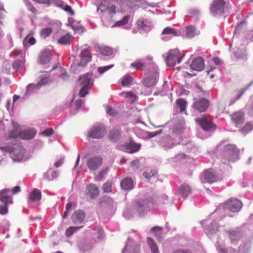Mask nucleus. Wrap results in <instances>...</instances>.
Segmentation results:
<instances>
[{
    "instance_id": "obj_17",
    "label": "nucleus",
    "mask_w": 253,
    "mask_h": 253,
    "mask_svg": "<svg viewBox=\"0 0 253 253\" xmlns=\"http://www.w3.org/2000/svg\"><path fill=\"white\" fill-rule=\"evenodd\" d=\"M230 117L237 126L238 125H241L244 122V113L242 112L238 111L230 115Z\"/></svg>"
},
{
    "instance_id": "obj_31",
    "label": "nucleus",
    "mask_w": 253,
    "mask_h": 253,
    "mask_svg": "<svg viewBox=\"0 0 253 253\" xmlns=\"http://www.w3.org/2000/svg\"><path fill=\"white\" fill-rule=\"evenodd\" d=\"M120 136V132L118 129H113L110 131L109 134V139L113 142H117Z\"/></svg>"
},
{
    "instance_id": "obj_59",
    "label": "nucleus",
    "mask_w": 253,
    "mask_h": 253,
    "mask_svg": "<svg viewBox=\"0 0 253 253\" xmlns=\"http://www.w3.org/2000/svg\"><path fill=\"white\" fill-rule=\"evenodd\" d=\"M188 13L191 16H196L199 13V11L196 8H191L188 10Z\"/></svg>"
},
{
    "instance_id": "obj_36",
    "label": "nucleus",
    "mask_w": 253,
    "mask_h": 253,
    "mask_svg": "<svg viewBox=\"0 0 253 253\" xmlns=\"http://www.w3.org/2000/svg\"><path fill=\"white\" fill-rule=\"evenodd\" d=\"M87 166L91 171L95 170V158L94 157H89L87 160Z\"/></svg>"
},
{
    "instance_id": "obj_40",
    "label": "nucleus",
    "mask_w": 253,
    "mask_h": 253,
    "mask_svg": "<svg viewBox=\"0 0 253 253\" xmlns=\"http://www.w3.org/2000/svg\"><path fill=\"white\" fill-rule=\"evenodd\" d=\"M129 19V16L126 15L125 16L122 20L118 21L115 24V27H120L126 25Z\"/></svg>"
},
{
    "instance_id": "obj_8",
    "label": "nucleus",
    "mask_w": 253,
    "mask_h": 253,
    "mask_svg": "<svg viewBox=\"0 0 253 253\" xmlns=\"http://www.w3.org/2000/svg\"><path fill=\"white\" fill-rule=\"evenodd\" d=\"M242 207V203L237 199H231L227 201L225 208L233 212L238 211Z\"/></svg>"
},
{
    "instance_id": "obj_57",
    "label": "nucleus",
    "mask_w": 253,
    "mask_h": 253,
    "mask_svg": "<svg viewBox=\"0 0 253 253\" xmlns=\"http://www.w3.org/2000/svg\"><path fill=\"white\" fill-rule=\"evenodd\" d=\"M54 130L52 128H49L45 130L42 132V134L46 136H49L53 133Z\"/></svg>"
},
{
    "instance_id": "obj_10",
    "label": "nucleus",
    "mask_w": 253,
    "mask_h": 253,
    "mask_svg": "<svg viewBox=\"0 0 253 253\" xmlns=\"http://www.w3.org/2000/svg\"><path fill=\"white\" fill-rule=\"evenodd\" d=\"M209 105V101L205 98H202L195 101L193 104V107L200 112H205Z\"/></svg>"
},
{
    "instance_id": "obj_60",
    "label": "nucleus",
    "mask_w": 253,
    "mask_h": 253,
    "mask_svg": "<svg viewBox=\"0 0 253 253\" xmlns=\"http://www.w3.org/2000/svg\"><path fill=\"white\" fill-rule=\"evenodd\" d=\"M63 9L66 12H69L71 15H73L74 14V12L72 10V7L69 5H65Z\"/></svg>"
},
{
    "instance_id": "obj_35",
    "label": "nucleus",
    "mask_w": 253,
    "mask_h": 253,
    "mask_svg": "<svg viewBox=\"0 0 253 253\" xmlns=\"http://www.w3.org/2000/svg\"><path fill=\"white\" fill-rule=\"evenodd\" d=\"M128 149H131V152H136L138 151L140 148V145L137 144L133 141H130L128 143L127 146Z\"/></svg>"
},
{
    "instance_id": "obj_49",
    "label": "nucleus",
    "mask_w": 253,
    "mask_h": 253,
    "mask_svg": "<svg viewBox=\"0 0 253 253\" xmlns=\"http://www.w3.org/2000/svg\"><path fill=\"white\" fill-rule=\"evenodd\" d=\"M43 81H44V79L41 80L40 81V82L38 84H29L27 86V89H28V90H30L31 89H32V88L39 89L40 87V86H41V84H43Z\"/></svg>"
},
{
    "instance_id": "obj_24",
    "label": "nucleus",
    "mask_w": 253,
    "mask_h": 253,
    "mask_svg": "<svg viewBox=\"0 0 253 253\" xmlns=\"http://www.w3.org/2000/svg\"><path fill=\"white\" fill-rule=\"evenodd\" d=\"M36 135V132L34 130L29 129L21 131L20 138L23 139H31Z\"/></svg>"
},
{
    "instance_id": "obj_28",
    "label": "nucleus",
    "mask_w": 253,
    "mask_h": 253,
    "mask_svg": "<svg viewBox=\"0 0 253 253\" xmlns=\"http://www.w3.org/2000/svg\"><path fill=\"white\" fill-rule=\"evenodd\" d=\"M21 132V130L19 125L13 124V129L10 132L9 137L10 138H15L19 137L20 138Z\"/></svg>"
},
{
    "instance_id": "obj_18",
    "label": "nucleus",
    "mask_w": 253,
    "mask_h": 253,
    "mask_svg": "<svg viewBox=\"0 0 253 253\" xmlns=\"http://www.w3.org/2000/svg\"><path fill=\"white\" fill-rule=\"evenodd\" d=\"M225 155L231 156L233 157H236L238 156L239 151L237 147L234 145H227L225 147Z\"/></svg>"
},
{
    "instance_id": "obj_30",
    "label": "nucleus",
    "mask_w": 253,
    "mask_h": 253,
    "mask_svg": "<svg viewBox=\"0 0 253 253\" xmlns=\"http://www.w3.org/2000/svg\"><path fill=\"white\" fill-rule=\"evenodd\" d=\"M130 67L137 70H143L146 68V64L140 59H137L131 63Z\"/></svg>"
},
{
    "instance_id": "obj_16",
    "label": "nucleus",
    "mask_w": 253,
    "mask_h": 253,
    "mask_svg": "<svg viewBox=\"0 0 253 253\" xmlns=\"http://www.w3.org/2000/svg\"><path fill=\"white\" fill-rule=\"evenodd\" d=\"M84 196L87 200H90L94 199L95 184L90 183L86 186L85 190Z\"/></svg>"
},
{
    "instance_id": "obj_13",
    "label": "nucleus",
    "mask_w": 253,
    "mask_h": 253,
    "mask_svg": "<svg viewBox=\"0 0 253 253\" xmlns=\"http://www.w3.org/2000/svg\"><path fill=\"white\" fill-rule=\"evenodd\" d=\"M85 213L81 210L76 211L71 216L72 220L74 224L81 223L84 220Z\"/></svg>"
},
{
    "instance_id": "obj_29",
    "label": "nucleus",
    "mask_w": 253,
    "mask_h": 253,
    "mask_svg": "<svg viewBox=\"0 0 253 253\" xmlns=\"http://www.w3.org/2000/svg\"><path fill=\"white\" fill-rule=\"evenodd\" d=\"M186 35L189 38H193L196 35L200 34V31L197 30L195 27L189 25L186 27Z\"/></svg>"
},
{
    "instance_id": "obj_50",
    "label": "nucleus",
    "mask_w": 253,
    "mask_h": 253,
    "mask_svg": "<svg viewBox=\"0 0 253 253\" xmlns=\"http://www.w3.org/2000/svg\"><path fill=\"white\" fill-rule=\"evenodd\" d=\"M121 94L122 95L125 94L126 97L130 98L131 102L136 99V96L131 92H122Z\"/></svg>"
},
{
    "instance_id": "obj_34",
    "label": "nucleus",
    "mask_w": 253,
    "mask_h": 253,
    "mask_svg": "<svg viewBox=\"0 0 253 253\" xmlns=\"http://www.w3.org/2000/svg\"><path fill=\"white\" fill-rule=\"evenodd\" d=\"M253 125L251 122H247L246 123L245 126L240 129V131L244 135L251 131L253 129Z\"/></svg>"
},
{
    "instance_id": "obj_39",
    "label": "nucleus",
    "mask_w": 253,
    "mask_h": 253,
    "mask_svg": "<svg viewBox=\"0 0 253 253\" xmlns=\"http://www.w3.org/2000/svg\"><path fill=\"white\" fill-rule=\"evenodd\" d=\"M132 77L130 75H126L122 81V85L124 86L129 85L132 82Z\"/></svg>"
},
{
    "instance_id": "obj_15",
    "label": "nucleus",
    "mask_w": 253,
    "mask_h": 253,
    "mask_svg": "<svg viewBox=\"0 0 253 253\" xmlns=\"http://www.w3.org/2000/svg\"><path fill=\"white\" fill-rule=\"evenodd\" d=\"M136 25L138 29L141 31H150L152 27V25L150 21L148 20L144 21L142 19H140L137 21Z\"/></svg>"
},
{
    "instance_id": "obj_14",
    "label": "nucleus",
    "mask_w": 253,
    "mask_h": 253,
    "mask_svg": "<svg viewBox=\"0 0 253 253\" xmlns=\"http://www.w3.org/2000/svg\"><path fill=\"white\" fill-rule=\"evenodd\" d=\"M204 67V60L201 57H198L195 58L190 65L191 69L196 71H200L202 70Z\"/></svg>"
},
{
    "instance_id": "obj_63",
    "label": "nucleus",
    "mask_w": 253,
    "mask_h": 253,
    "mask_svg": "<svg viewBox=\"0 0 253 253\" xmlns=\"http://www.w3.org/2000/svg\"><path fill=\"white\" fill-rule=\"evenodd\" d=\"M76 207V204H73L72 203H68L66 206V210L67 211H69L71 210L73 207L75 208Z\"/></svg>"
},
{
    "instance_id": "obj_23",
    "label": "nucleus",
    "mask_w": 253,
    "mask_h": 253,
    "mask_svg": "<svg viewBox=\"0 0 253 253\" xmlns=\"http://www.w3.org/2000/svg\"><path fill=\"white\" fill-rule=\"evenodd\" d=\"M133 186V181L130 178H126L121 182V186L124 190L131 189Z\"/></svg>"
},
{
    "instance_id": "obj_64",
    "label": "nucleus",
    "mask_w": 253,
    "mask_h": 253,
    "mask_svg": "<svg viewBox=\"0 0 253 253\" xmlns=\"http://www.w3.org/2000/svg\"><path fill=\"white\" fill-rule=\"evenodd\" d=\"M83 101L81 99L77 100L75 102V106L77 109H79L83 104Z\"/></svg>"
},
{
    "instance_id": "obj_11",
    "label": "nucleus",
    "mask_w": 253,
    "mask_h": 253,
    "mask_svg": "<svg viewBox=\"0 0 253 253\" xmlns=\"http://www.w3.org/2000/svg\"><path fill=\"white\" fill-rule=\"evenodd\" d=\"M205 181L209 183H213L221 179V178L212 169H208L204 174Z\"/></svg>"
},
{
    "instance_id": "obj_6",
    "label": "nucleus",
    "mask_w": 253,
    "mask_h": 253,
    "mask_svg": "<svg viewBox=\"0 0 253 253\" xmlns=\"http://www.w3.org/2000/svg\"><path fill=\"white\" fill-rule=\"evenodd\" d=\"M225 2L224 0H214L210 7V12L215 16L224 12Z\"/></svg>"
},
{
    "instance_id": "obj_53",
    "label": "nucleus",
    "mask_w": 253,
    "mask_h": 253,
    "mask_svg": "<svg viewBox=\"0 0 253 253\" xmlns=\"http://www.w3.org/2000/svg\"><path fill=\"white\" fill-rule=\"evenodd\" d=\"M114 66V64L110 65L109 66H104V67H99L98 68V72L100 74H103L105 72L107 71L109 69L112 68Z\"/></svg>"
},
{
    "instance_id": "obj_42",
    "label": "nucleus",
    "mask_w": 253,
    "mask_h": 253,
    "mask_svg": "<svg viewBox=\"0 0 253 253\" xmlns=\"http://www.w3.org/2000/svg\"><path fill=\"white\" fill-rule=\"evenodd\" d=\"M163 35H173L174 36L176 35V30L170 27H167L165 28L162 32Z\"/></svg>"
},
{
    "instance_id": "obj_3",
    "label": "nucleus",
    "mask_w": 253,
    "mask_h": 253,
    "mask_svg": "<svg viewBox=\"0 0 253 253\" xmlns=\"http://www.w3.org/2000/svg\"><path fill=\"white\" fill-rule=\"evenodd\" d=\"M196 122L203 130L209 131L215 129L216 126L213 124L209 115H203L195 119Z\"/></svg>"
},
{
    "instance_id": "obj_22",
    "label": "nucleus",
    "mask_w": 253,
    "mask_h": 253,
    "mask_svg": "<svg viewBox=\"0 0 253 253\" xmlns=\"http://www.w3.org/2000/svg\"><path fill=\"white\" fill-rule=\"evenodd\" d=\"M228 237L231 241H237L242 237V233L238 230H232L227 232Z\"/></svg>"
},
{
    "instance_id": "obj_5",
    "label": "nucleus",
    "mask_w": 253,
    "mask_h": 253,
    "mask_svg": "<svg viewBox=\"0 0 253 253\" xmlns=\"http://www.w3.org/2000/svg\"><path fill=\"white\" fill-rule=\"evenodd\" d=\"M116 6L115 4L111 3L108 0H103L101 4L97 7V11L102 13L107 12L111 16L116 12Z\"/></svg>"
},
{
    "instance_id": "obj_41",
    "label": "nucleus",
    "mask_w": 253,
    "mask_h": 253,
    "mask_svg": "<svg viewBox=\"0 0 253 253\" xmlns=\"http://www.w3.org/2000/svg\"><path fill=\"white\" fill-rule=\"evenodd\" d=\"M25 4L28 9L33 14H35L37 12V9L34 6L31 2L29 0H25Z\"/></svg>"
},
{
    "instance_id": "obj_27",
    "label": "nucleus",
    "mask_w": 253,
    "mask_h": 253,
    "mask_svg": "<svg viewBox=\"0 0 253 253\" xmlns=\"http://www.w3.org/2000/svg\"><path fill=\"white\" fill-rule=\"evenodd\" d=\"M106 133L105 126L102 124L96 126V139L102 138Z\"/></svg>"
},
{
    "instance_id": "obj_46",
    "label": "nucleus",
    "mask_w": 253,
    "mask_h": 253,
    "mask_svg": "<svg viewBox=\"0 0 253 253\" xmlns=\"http://www.w3.org/2000/svg\"><path fill=\"white\" fill-rule=\"evenodd\" d=\"M108 168H106L102 170H101L100 172L98 173L97 177H96V179L98 181L102 180L106 175L108 172Z\"/></svg>"
},
{
    "instance_id": "obj_38",
    "label": "nucleus",
    "mask_w": 253,
    "mask_h": 253,
    "mask_svg": "<svg viewBox=\"0 0 253 253\" xmlns=\"http://www.w3.org/2000/svg\"><path fill=\"white\" fill-rule=\"evenodd\" d=\"M172 90V85L171 84L167 81H165L163 85L162 90L166 94H168V93L170 92Z\"/></svg>"
},
{
    "instance_id": "obj_45",
    "label": "nucleus",
    "mask_w": 253,
    "mask_h": 253,
    "mask_svg": "<svg viewBox=\"0 0 253 253\" xmlns=\"http://www.w3.org/2000/svg\"><path fill=\"white\" fill-rule=\"evenodd\" d=\"M6 11L5 10L3 5L0 6V25H3V20L5 17Z\"/></svg>"
},
{
    "instance_id": "obj_9",
    "label": "nucleus",
    "mask_w": 253,
    "mask_h": 253,
    "mask_svg": "<svg viewBox=\"0 0 253 253\" xmlns=\"http://www.w3.org/2000/svg\"><path fill=\"white\" fill-rule=\"evenodd\" d=\"M0 201L3 204L8 205L12 204V197L9 189H4L0 191Z\"/></svg>"
},
{
    "instance_id": "obj_48",
    "label": "nucleus",
    "mask_w": 253,
    "mask_h": 253,
    "mask_svg": "<svg viewBox=\"0 0 253 253\" xmlns=\"http://www.w3.org/2000/svg\"><path fill=\"white\" fill-rule=\"evenodd\" d=\"M102 189L104 192L109 193L111 191L112 183L110 182L107 181L102 186Z\"/></svg>"
},
{
    "instance_id": "obj_7",
    "label": "nucleus",
    "mask_w": 253,
    "mask_h": 253,
    "mask_svg": "<svg viewBox=\"0 0 253 253\" xmlns=\"http://www.w3.org/2000/svg\"><path fill=\"white\" fill-rule=\"evenodd\" d=\"M0 150L3 153H10L11 157L14 161L20 160L21 159L24 153V150L20 149V152L17 154L16 149L10 146H6L4 147L0 146Z\"/></svg>"
},
{
    "instance_id": "obj_62",
    "label": "nucleus",
    "mask_w": 253,
    "mask_h": 253,
    "mask_svg": "<svg viewBox=\"0 0 253 253\" xmlns=\"http://www.w3.org/2000/svg\"><path fill=\"white\" fill-rule=\"evenodd\" d=\"M53 0H39L38 3L46 4L49 6Z\"/></svg>"
},
{
    "instance_id": "obj_26",
    "label": "nucleus",
    "mask_w": 253,
    "mask_h": 253,
    "mask_svg": "<svg viewBox=\"0 0 253 253\" xmlns=\"http://www.w3.org/2000/svg\"><path fill=\"white\" fill-rule=\"evenodd\" d=\"M42 194L40 191L34 189L29 195V200L32 202H36L41 199Z\"/></svg>"
},
{
    "instance_id": "obj_55",
    "label": "nucleus",
    "mask_w": 253,
    "mask_h": 253,
    "mask_svg": "<svg viewBox=\"0 0 253 253\" xmlns=\"http://www.w3.org/2000/svg\"><path fill=\"white\" fill-rule=\"evenodd\" d=\"M106 112L107 114L111 116H115L117 114L116 111L109 106L106 107Z\"/></svg>"
},
{
    "instance_id": "obj_47",
    "label": "nucleus",
    "mask_w": 253,
    "mask_h": 253,
    "mask_svg": "<svg viewBox=\"0 0 253 253\" xmlns=\"http://www.w3.org/2000/svg\"><path fill=\"white\" fill-rule=\"evenodd\" d=\"M157 171L155 170H150L143 173V175L146 178H150L152 177L155 176L157 174Z\"/></svg>"
},
{
    "instance_id": "obj_51",
    "label": "nucleus",
    "mask_w": 253,
    "mask_h": 253,
    "mask_svg": "<svg viewBox=\"0 0 253 253\" xmlns=\"http://www.w3.org/2000/svg\"><path fill=\"white\" fill-rule=\"evenodd\" d=\"M87 137L89 141L91 138H95V127L94 126L87 132Z\"/></svg>"
},
{
    "instance_id": "obj_44",
    "label": "nucleus",
    "mask_w": 253,
    "mask_h": 253,
    "mask_svg": "<svg viewBox=\"0 0 253 253\" xmlns=\"http://www.w3.org/2000/svg\"><path fill=\"white\" fill-rule=\"evenodd\" d=\"M162 230V227L159 226H155L151 229V231L154 232L158 239H160L161 238V235Z\"/></svg>"
},
{
    "instance_id": "obj_1",
    "label": "nucleus",
    "mask_w": 253,
    "mask_h": 253,
    "mask_svg": "<svg viewBox=\"0 0 253 253\" xmlns=\"http://www.w3.org/2000/svg\"><path fill=\"white\" fill-rule=\"evenodd\" d=\"M92 76V74L87 73L79 78V82L82 86L79 92V96L81 97H84L88 93V89L93 85Z\"/></svg>"
},
{
    "instance_id": "obj_19",
    "label": "nucleus",
    "mask_w": 253,
    "mask_h": 253,
    "mask_svg": "<svg viewBox=\"0 0 253 253\" xmlns=\"http://www.w3.org/2000/svg\"><path fill=\"white\" fill-rule=\"evenodd\" d=\"M51 55L49 50H45L42 51L39 56L40 63L42 64L48 63L51 59Z\"/></svg>"
},
{
    "instance_id": "obj_20",
    "label": "nucleus",
    "mask_w": 253,
    "mask_h": 253,
    "mask_svg": "<svg viewBox=\"0 0 253 253\" xmlns=\"http://www.w3.org/2000/svg\"><path fill=\"white\" fill-rule=\"evenodd\" d=\"M179 192L183 198H186L191 193L192 189L189 185L184 183L180 186Z\"/></svg>"
},
{
    "instance_id": "obj_37",
    "label": "nucleus",
    "mask_w": 253,
    "mask_h": 253,
    "mask_svg": "<svg viewBox=\"0 0 253 253\" xmlns=\"http://www.w3.org/2000/svg\"><path fill=\"white\" fill-rule=\"evenodd\" d=\"M148 243L150 246L152 253H158L159 250L155 244H154L153 239L150 238H147Z\"/></svg>"
},
{
    "instance_id": "obj_21",
    "label": "nucleus",
    "mask_w": 253,
    "mask_h": 253,
    "mask_svg": "<svg viewBox=\"0 0 253 253\" xmlns=\"http://www.w3.org/2000/svg\"><path fill=\"white\" fill-rule=\"evenodd\" d=\"M73 40V37L69 34H66L58 39V43L61 45H69L72 43Z\"/></svg>"
},
{
    "instance_id": "obj_58",
    "label": "nucleus",
    "mask_w": 253,
    "mask_h": 253,
    "mask_svg": "<svg viewBox=\"0 0 253 253\" xmlns=\"http://www.w3.org/2000/svg\"><path fill=\"white\" fill-rule=\"evenodd\" d=\"M172 253H193L190 250L188 249H177L174 250Z\"/></svg>"
},
{
    "instance_id": "obj_2",
    "label": "nucleus",
    "mask_w": 253,
    "mask_h": 253,
    "mask_svg": "<svg viewBox=\"0 0 253 253\" xmlns=\"http://www.w3.org/2000/svg\"><path fill=\"white\" fill-rule=\"evenodd\" d=\"M150 204L152 203L149 199L138 200L134 202L132 210L139 215H142L149 210Z\"/></svg>"
},
{
    "instance_id": "obj_25",
    "label": "nucleus",
    "mask_w": 253,
    "mask_h": 253,
    "mask_svg": "<svg viewBox=\"0 0 253 253\" xmlns=\"http://www.w3.org/2000/svg\"><path fill=\"white\" fill-rule=\"evenodd\" d=\"M99 52L104 56H111L114 53L113 48L108 46H101L98 48Z\"/></svg>"
},
{
    "instance_id": "obj_61",
    "label": "nucleus",
    "mask_w": 253,
    "mask_h": 253,
    "mask_svg": "<svg viewBox=\"0 0 253 253\" xmlns=\"http://www.w3.org/2000/svg\"><path fill=\"white\" fill-rule=\"evenodd\" d=\"M246 90V88H243L240 90L236 91V92L238 93L236 99L237 100L241 98V97L243 95V94L245 93Z\"/></svg>"
},
{
    "instance_id": "obj_12",
    "label": "nucleus",
    "mask_w": 253,
    "mask_h": 253,
    "mask_svg": "<svg viewBox=\"0 0 253 253\" xmlns=\"http://www.w3.org/2000/svg\"><path fill=\"white\" fill-rule=\"evenodd\" d=\"M91 60L90 52L87 50H83L81 53V60L77 64L78 66H85Z\"/></svg>"
},
{
    "instance_id": "obj_54",
    "label": "nucleus",
    "mask_w": 253,
    "mask_h": 253,
    "mask_svg": "<svg viewBox=\"0 0 253 253\" xmlns=\"http://www.w3.org/2000/svg\"><path fill=\"white\" fill-rule=\"evenodd\" d=\"M52 30L50 28H46L41 31V35L45 37H48L51 34Z\"/></svg>"
},
{
    "instance_id": "obj_56",
    "label": "nucleus",
    "mask_w": 253,
    "mask_h": 253,
    "mask_svg": "<svg viewBox=\"0 0 253 253\" xmlns=\"http://www.w3.org/2000/svg\"><path fill=\"white\" fill-rule=\"evenodd\" d=\"M97 238L98 240H101L104 237V232L103 229L101 227L97 228Z\"/></svg>"
},
{
    "instance_id": "obj_33",
    "label": "nucleus",
    "mask_w": 253,
    "mask_h": 253,
    "mask_svg": "<svg viewBox=\"0 0 253 253\" xmlns=\"http://www.w3.org/2000/svg\"><path fill=\"white\" fill-rule=\"evenodd\" d=\"M156 78L153 76H149L146 78L143 81V84L147 87H150L155 84Z\"/></svg>"
},
{
    "instance_id": "obj_32",
    "label": "nucleus",
    "mask_w": 253,
    "mask_h": 253,
    "mask_svg": "<svg viewBox=\"0 0 253 253\" xmlns=\"http://www.w3.org/2000/svg\"><path fill=\"white\" fill-rule=\"evenodd\" d=\"M186 103V101L183 98H179L176 100V107L179 109L180 113H182L185 110Z\"/></svg>"
},
{
    "instance_id": "obj_43",
    "label": "nucleus",
    "mask_w": 253,
    "mask_h": 253,
    "mask_svg": "<svg viewBox=\"0 0 253 253\" xmlns=\"http://www.w3.org/2000/svg\"><path fill=\"white\" fill-rule=\"evenodd\" d=\"M81 228V227H70L66 230V236L68 237L71 236L77 230Z\"/></svg>"
},
{
    "instance_id": "obj_4",
    "label": "nucleus",
    "mask_w": 253,
    "mask_h": 253,
    "mask_svg": "<svg viewBox=\"0 0 253 253\" xmlns=\"http://www.w3.org/2000/svg\"><path fill=\"white\" fill-rule=\"evenodd\" d=\"M182 56L180 55L178 49H174L170 50L168 53L166 58V61L168 66H173L176 63H180L181 61Z\"/></svg>"
},
{
    "instance_id": "obj_52",
    "label": "nucleus",
    "mask_w": 253,
    "mask_h": 253,
    "mask_svg": "<svg viewBox=\"0 0 253 253\" xmlns=\"http://www.w3.org/2000/svg\"><path fill=\"white\" fill-rule=\"evenodd\" d=\"M8 212V205H0V214L5 215Z\"/></svg>"
}]
</instances>
